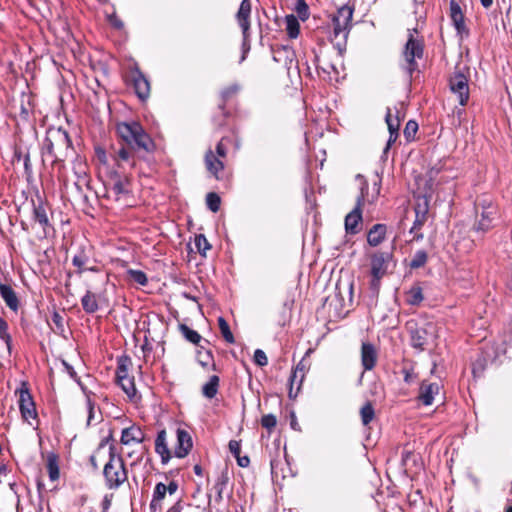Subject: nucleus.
Here are the masks:
<instances>
[{
    "instance_id": "obj_7",
    "label": "nucleus",
    "mask_w": 512,
    "mask_h": 512,
    "mask_svg": "<svg viewBox=\"0 0 512 512\" xmlns=\"http://www.w3.org/2000/svg\"><path fill=\"white\" fill-rule=\"evenodd\" d=\"M368 190V183L363 180L360 188V195L357 198L355 208L345 217V230L349 234H357L360 231L362 222V206Z\"/></svg>"
},
{
    "instance_id": "obj_18",
    "label": "nucleus",
    "mask_w": 512,
    "mask_h": 512,
    "mask_svg": "<svg viewBox=\"0 0 512 512\" xmlns=\"http://www.w3.org/2000/svg\"><path fill=\"white\" fill-rule=\"evenodd\" d=\"M377 362V351L373 344L363 342L361 346V363L364 370H372Z\"/></svg>"
},
{
    "instance_id": "obj_28",
    "label": "nucleus",
    "mask_w": 512,
    "mask_h": 512,
    "mask_svg": "<svg viewBox=\"0 0 512 512\" xmlns=\"http://www.w3.org/2000/svg\"><path fill=\"white\" fill-rule=\"evenodd\" d=\"M218 387L219 377L213 375L210 377L209 381L202 387V393L206 398L212 399L216 396L218 392Z\"/></svg>"
},
{
    "instance_id": "obj_45",
    "label": "nucleus",
    "mask_w": 512,
    "mask_h": 512,
    "mask_svg": "<svg viewBox=\"0 0 512 512\" xmlns=\"http://www.w3.org/2000/svg\"><path fill=\"white\" fill-rule=\"evenodd\" d=\"M111 190L116 196L127 193V189L125 187V181L123 179H121L119 176H117V178L115 179V181L112 185Z\"/></svg>"
},
{
    "instance_id": "obj_2",
    "label": "nucleus",
    "mask_w": 512,
    "mask_h": 512,
    "mask_svg": "<svg viewBox=\"0 0 512 512\" xmlns=\"http://www.w3.org/2000/svg\"><path fill=\"white\" fill-rule=\"evenodd\" d=\"M104 483L107 489L117 490L128 480V470L121 455L114 446L109 448V459L103 467Z\"/></svg>"
},
{
    "instance_id": "obj_46",
    "label": "nucleus",
    "mask_w": 512,
    "mask_h": 512,
    "mask_svg": "<svg viewBox=\"0 0 512 512\" xmlns=\"http://www.w3.org/2000/svg\"><path fill=\"white\" fill-rule=\"evenodd\" d=\"M417 130H418V124L413 120L408 121L406 123L405 129H404V135H405L406 139L407 140L412 139L414 137V135L416 134Z\"/></svg>"
},
{
    "instance_id": "obj_6",
    "label": "nucleus",
    "mask_w": 512,
    "mask_h": 512,
    "mask_svg": "<svg viewBox=\"0 0 512 512\" xmlns=\"http://www.w3.org/2000/svg\"><path fill=\"white\" fill-rule=\"evenodd\" d=\"M15 393L19 396L18 404L22 419L32 425V420H37L38 414L28 383L21 382Z\"/></svg>"
},
{
    "instance_id": "obj_24",
    "label": "nucleus",
    "mask_w": 512,
    "mask_h": 512,
    "mask_svg": "<svg viewBox=\"0 0 512 512\" xmlns=\"http://www.w3.org/2000/svg\"><path fill=\"white\" fill-rule=\"evenodd\" d=\"M155 451L161 456V461L163 464H166L170 458L171 454L168 449V445L166 442V431L161 430L158 432L156 440H155Z\"/></svg>"
},
{
    "instance_id": "obj_42",
    "label": "nucleus",
    "mask_w": 512,
    "mask_h": 512,
    "mask_svg": "<svg viewBox=\"0 0 512 512\" xmlns=\"http://www.w3.org/2000/svg\"><path fill=\"white\" fill-rule=\"evenodd\" d=\"M195 246L198 252L203 256H205L206 252L211 248V245L203 234H199L195 237Z\"/></svg>"
},
{
    "instance_id": "obj_47",
    "label": "nucleus",
    "mask_w": 512,
    "mask_h": 512,
    "mask_svg": "<svg viewBox=\"0 0 512 512\" xmlns=\"http://www.w3.org/2000/svg\"><path fill=\"white\" fill-rule=\"evenodd\" d=\"M254 361L257 365L263 367L268 364V358L265 352L261 349H257L254 352Z\"/></svg>"
},
{
    "instance_id": "obj_9",
    "label": "nucleus",
    "mask_w": 512,
    "mask_h": 512,
    "mask_svg": "<svg viewBox=\"0 0 512 512\" xmlns=\"http://www.w3.org/2000/svg\"><path fill=\"white\" fill-rule=\"evenodd\" d=\"M250 14H251V4L249 0H242L239 10L236 14L237 22L242 30L243 34V43H242V57L240 61H244L246 59V55L250 50L249 44V30H250Z\"/></svg>"
},
{
    "instance_id": "obj_30",
    "label": "nucleus",
    "mask_w": 512,
    "mask_h": 512,
    "mask_svg": "<svg viewBox=\"0 0 512 512\" xmlns=\"http://www.w3.org/2000/svg\"><path fill=\"white\" fill-rule=\"evenodd\" d=\"M286 31L290 38L295 39L298 37L300 32V24L296 16L293 14L285 17Z\"/></svg>"
},
{
    "instance_id": "obj_62",
    "label": "nucleus",
    "mask_w": 512,
    "mask_h": 512,
    "mask_svg": "<svg viewBox=\"0 0 512 512\" xmlns=\"http://www.w3.org/2000/svg\"><path fill=\"white\" fill-rule=\"evenodd\" d=\"M90 463H91V466L93 467V469H98V464H97V461H96V457L94 455H92L90 457Z\"/></svg>"
},
{
    "instance_id": "obj_63",
    "label": "nucleus",
    "mask_w": 512,
    "mask_h": 512,
    "mask_svg": "<svg viewBox=\"0 0 512 512\" xmlns=\"http://www.w3.org/2000/svg\"><path fill=\"white\" fill-rule=\"evenodd\" d=\"M14 156L17 160H20L23 157L20 150H16Z\"/></svg>"
},
{
    "instance_id": "obj_29",
    "label": "nucleus",
    "mask_w": 512,
    "mask_h": 512,
    "mask_svg": "<svg viewBox=\"0 0 512 512\" xmlns=\"http://www.w3.org/2000/svg\"><path fill=\"white\" fill-rule=\"evenodd\" d=\"M166 493V485L161 482L157 483L154 488L152 501L150 503V508L152 510H156L160 506V503L165 498Z\"/></svg>"
},
{
    "instance_id": "obj_44",
    "label": "nucleus",
    "mask_w": 512,
    "mask_h": 512,
    "mask_svg": "<svg viewBox=\"0 0 512 512\" xmlns=\"http://www.w3.org/2000/svg\"><path fill=\"white\" fill-rule=\"evenodd\" d=\"M277 424L276 416L273 414H266L261 418V425L263 428L271 431Z\"/></svg>"
},
{
    "instance_id": "obj_16",
    "label": "nucleus",
    "mask_w": 512,
    "mask_h": 512,
    "mask_svg": "<svg viewBox=\"0 0 512 512\" xmlns=\"http://www.w3.org/2000/svg\"><path fill=\"white\" fill-rule=\"evenodd\" d=\"M33 220L42 228V234L39 238L47 237L49 230L52 229V225L48 217L47 208L43 203L40 202L38 205H34Z\"/></svg>"
},
{
    "instance_id": "obj_14",
    "label": "nucleus",
    "mask_w": 512,
    "mask_h": 512,
    "mask_svg": "<svg viewBox=\"0 0 512 512\" xmlns=\"http://www.w3.org/2000/svg\"><path fill=\"white\" fill-rule=\"evenodd\" d=\"M136 150L129 148L125 145H121L114 151L113 158L119 169H132L135 166L134 152Z\"/></svg>"
},
{
    "instance_id": "obj_43",
    "label": "nucleus",
    "mask_w": 512,
    "mask_h": 512,
    "mask_svg": "<svg viewBox=\"0 0 512 512\" xmlns=\"http://www.w3.org/2000/svg\"><path fill=\"white\" fill-rule=\"evenodd\" d=\"M128 275L132 281L139 285L145 286L148 282L146 274L141 270L130 269Z\"/></svg>"
},
{
    "instance_id": "obj_12",
    "label": "nucleus",
    "mask_w": 512,
    "mask_h": 512,
    "mask_svg": "<svg viewBox=\"0 0 512 512\" xmlns=\"http://www.w3.org/2000/svg\"><path fill=\"white\" fill-rule=\"evenodd\" d=\"M450 90L458 96L460 105L467 104L469 99L468 79L462 73H455L449 81Z\"/></svg>"
},
{
    "instance_id": "obj_22",
    "label": "nucleus",
    "mask_w": 512,
    "mask_h": 512,
    "mask_svg": "<svg viewBox=\"0 0 512 512\" xmlns=\"http://www.w3.org/2000/svg\"><path fill=\"white\" fill-rule=\"evenodd\" d=\"M205 166L206 169L216 178L220 179V172L224 169L223 159L217 157L214 152L209 149L205 153Z\"/></svg>"
},
{
    "instance_id": "obj_64",
    "label": "nucleus",
    "mask_w": 512,
    "mask_h": 512,
    "mask_svg": "<svg viewBox=\"0 0 512 512\" xmlns=\"http://www.w3.org/2000/svg\"><path fill=\"white\" fill-rule=\"evenodd\" d=\"M21 227L24 231H28V226L25 222H23V221L21 222Z\"/></svg>"
},
{
    "instance_id": "obj_23",
    "label": "nucleus",
    "mask_w": 512,
    "mask_h": 512,
    "mask_svg": "<svg viewBox=\"0 0 512 512\" xmlns=\"http://www.w3.org/2000/svg\"><path fill=\"white\" fill-rule=\"evenodd\" d=\"M0 296L12 311L18 310L19 300L11 286L0 282Z\"/></svg>"
},
{
    "instance_id": "obj_19",
    "label": "nucleus",
    "mask_w": 512,
    "mask_h": 512,
    "mask_svg": "<svg viewBox=\"0 0 512 512\" xmlns=\"http://www.w3.org/2000/svg\"><path fill=\"white\" fill-rule=\"evenodd\" d=\"M192 448V438L190 434L184 429L177 430V446L175 447V455L178 458H183L188 455Z\"/></svg>"
},
{
    "instance_id": "obj_25",
    "label": "nucleus",
    "mask_w": 512,
    "mask_h": 512,
    "mask_svg": "<svg viewBox=\"0 0 512 512\" xmlns=\"http://www.w3.org/2000/svg\"><path fill=\"white\" fill-rule=\"evenodd\" d=\"M427 213H428V205L427 202H424V204H417L415 207V220L413 223V226L411 227L410 232L416 233V231L420 230L422 226L425 224L427 220Z\"/></svg>"
},
{
    "instance_id": "obj_37",
    "label": "nucleus",
    "mask_w": 512,
    "mask_h": 512,
    "mask_svg": "<svg viewBox=\"0 0 512 512\" xmlns=\"http://www.w3.org/2000/svg\"><path fill=\"white\" fill-rule=\"evenodd\" d=\"M406 301L410 305H419L423 301L422 289L420 287H412L406 294Z\"/></svg>"
},
{
    "instance_id": "obj_57",
    "label": "nucleus",
    "mask_w": 512,
    "mask_h": 512,
    "mask_svg": "<svg viewBox=\"0 0 512 512\" xmlns=\"http://www.w3.org/2000/svg\"><path fill=\"white\" fill-rule=\"evenodd\" d=\"M52 320L57 327H62L63 318L59 313L55 312L53 314Z\"/></svg>"
},
{
    "instance_id": "obj_11",
    "label": "nucleus",
    "mask_w": 512,
    "mask_h": 512,
    "mask_svg": "<svg viewBox=\"0 0 512 512\" xmlns=\"http://www.w3.org/2000/svg\"><path fill=\"white\" fill-rule=\"evenodd\" d=\"M480 212V218L474 225V229L478 232H486L492 227L493 220L497 214L496 207L491 203H486V201L479 202L476 204V211Z\"/></svg>"
},
{
    "instance_id": "obj_26",
    "label": "nucleus",
    "mask_w": 512,
    "mask_h": 512,
    "mask_svg": "<svg viewBox=\"0 0 512 512\" xmlns=\"http://www.w3.org/2000/svg\"><path fill=\"white\" fill-rule=\"evenodd\" d=\"M386 226L383 224L374 225L368 232L367 241L371 246H378L385 238Z\"/></svg>"
},
{
    "instance_id": "obj_33",
    "label": "nucleus",
    "mask_w": 512,
    "mask_h": 512,
    "mask_svg": "<svg viewBox=\"0 0 512 512\" xmlns=\"http://www.w3.org/2000/svg\"><path fill=\"white\" fill-rule=\"evenodd\" d=\"M396 113H399L398 110L396 111ZM385 121H386L387 126H388L389 134H392V136L394 134H398L399 127H400L399 115L396 114V116L393 117L391 109L388 108L387 109V113H386V117H385Z\"/></svg>"
},
{
    "instance_id": "obj_61",
    "label": "nucleus",
    "mask_w": 512,
    "mask_h": 512,
    "mask_svg": "<svg viewBox=\"0 0 512 512\" xmlns=\"http://www.w3.org/2000/svg\"><path fill=\"white\" fill-rule=\"evenodd\" d=\"M480 2L484 8H489L493 4V0H480Z\"/></svg>"
},
{
    "instance_id": "obj_55",
    "label": "nucleus",
    "mask_w": 512,
    "mask_h": 512,
    "mask_svg": "<svg viewBox=\"0 0 512 512\" xmlns=\"http://www.w3.org/2000/svg\"><path fill=\"white\" fill-rule=\"evenodd\" d=\"M237 458L238 465L241 467H247L250 463V459L247 456L240 457V455Z\"/></svg>"
},
{
    "instance_id": "obj_32",
    "label": "nucleus",
    "mask_w": 512,
    "mask_h": 512,
    "mask_svg": "<svg viewBox=\"0 0 512 512\" xmlns=\"http://www.w3.org/2000/svg\"><path fill=\"white\" fill-rule=\"evenodd\" d=\"M228 480H229V478H228L227 473L226 472H222L218 476V478H217V480H216V482L214 484L213 488H214V490L216 491V494H217L215 500L218 503H220L222 501V499H223V491H224V489H225V487H226V485L228 483Z\"/></svg>"
},
{
    "instance_id": "obj_38",
    "label": "nucleus",
    "mask_w": 512,
    "mask_h": 512,
    "mask_svg": "<svg viewBox=\"0 0 512 512\" xmlns=\"http://www.w3.org/2000/svg\"><path fill=\"white\" fill-rule=\"evenodd\" d=\"M218 325L219 329L221 331V334L226 342L232 344L235 342L234 336L230 330V327L227 323V321L223 317L218 318Z\"/></svg>"
},
{
    "instance_id": "obj_21",
    "label": "nucleus",
    "mask_w": 512,
    "mask_h": 512,
    "mask_svg": "<svg viewBox=\"0 0 512 512\" xmlns=\"http://www.w3.org/2000/svg\"><path fill=\"white\" fill-rule=\"evenodd\" d=\"M132 80L137 96L142 100L146 99L150 93V84L148 80L139 70H135L132 73Z\"/></svg>"
},
{
    "instance_id": "obj_3",
    "label": "nucleus",
    "mask_w": 512,
    "mask_h": 512,
    "mask_svg": "<svg viewBox=\"0 0 512 512\" xmlns=\"http://www.w3.org/2000/svg\"><path fill=\"white\" fill-rule=\"evenodd\" d=\"M72 147L69 134L62 128H50L46 132V137L42 145L43 161L51 160L56 162L60 160L59 153Z\"/></svg>"
},
{
    "instance_id": "obj_54",
    "label": "nucleus",
    "mask_w": 512,
    "mask_h": 512,
    "mask_svg": "<svg viewBox=\"0 0 512 512\" xmlns=\"http://www.w3.org/2000/svg\"><path fill=\"white\" fill-rule=\"evenodd\" d=\"M112 499H113V494H107L104 496L103 498V501H102V512H107L111 506V503H112Z\"/></svg>"
},
{
    "instance_id": "obj_31",
    "label": "nucleus",
    "mask_w": 512,
    "mask_h": 512,
    "mask_svg": "<svg viewBox=\"0 0 512 512\" xmlns=\"http://www.w3.org/2000/svg\"><path fill=\"white\" fill-rule=\"evenodd\" d=\"M89 261L90 257L83 249H80L72 258V264L78 268V273L85 271Z\"/></svg>"
},
{
    "instance_id": "obj_13",
    "label": "nucleus",
    "mask_w": 512,
    "mask_h": 512,
    "mask_svg": "<svg viewBox=\"0 0 512 512\" xmlns=\"http://www.w3.org/2000/svg\"><path fill=\"white\" fill-rule=\"evenodd\" d=\"M116 379L119 386L130 400H136L137 390L135 387L134 378L128 375L125 364L119 363L116 371Z\"/></svg>"
},
{
    "instance_id": "obj_52",
    "label": "nucleus",
    "mask_w": 512,
    "mask_h": 512,
    "mask_svg": "<svg viewBox=\"0 0 512 512\" xmlns=\"http://www.w3.org/2000/svg\"><path fill=\"white\" fill-rule=\"evenodd\" d=\"M62 363H63V366H64L65 371L69 374V376H70L73 380H75L77 383H79V384H80V380H79V378H78V376H77V373H76V371L74 370V368H73L69 363H67L66 361H63Z\"/></svg>"
},
{
    "instance_id": "obj_49",
    "label": "nucleus",
    "mask_w": 512,
    "mask_h": 512,
    "mask_svg": "<svg viewBox=\"0 0 512 512\" xmlns=\"http://www.w3.org/2000/svg\"><path fill=\"white\" fill-rule=\"evenodd\" d=\"M24 170L27 179H30L33 175L32 164L30 160V154L27 152L23 155Z\"/></svg>"
},
{
    "instance_id": "obj_60",
    "label": "nucleus",
    "mask_w": 512,
    "mask_h": 512,
    "mask_svg": "<svg viewBox=\"0 0 512 512\" xmlns=\"http://www.w3.org/2000/svg\"><path fill=\"white\" fill-rule=\"evenodd\" d=\"M193 470H194V472H195V474H196V475H198V476H202V474H203V470H202V467H201L200 465L196 464V465L194 466Z\"/></svg>"
},
{
    "instance_id": "obj_35",
    "label": "nucleus",
    "mask_w": 512,
    "mask_h": 512,
    "mask_svg": "<svg viewBox=\"0 0 512 512\" xmlns=\"http://www.w3.org/2000/svg\"><path fill=\"white\" fill-rule=\"evenodd\" d=\"M47 470L51 481L59 479V466L57 457L55 455H49L47 458Z\"/></svg>"
},
{
    "instance_id": "obj_41",
    "label": "nucleus",
    "mask_w": 512,
    "mask_h": 512,
    "mask_svg": "<svg viewBox=\"0 0 512 512\" xmlns=\"http://www.w3.org/2000/svg\"><path fill=\"white\" fill-rule=\"evenodd\" d=\"M206 204L212 212H217L220 209L221 199L218 194L210 192L206 196Z\"/></svg>"
},
{
    "instance_id": "obj_56",
    "label": "nucleus",
    "mask_w": 512,
    "mask_h": 512,
    "mask_svg": "<svg viewBox=\"0 0 512 512\" xmlns=\"http://www.w3.org/2000/svg\"><path fill=\"white\" fill-rule=\"evenodd\" d=\"M178 489V484L175 482V481H171L167 486H166V491L169 492V494H174Z\"/></svg>"
},
{
    "instance_id": "obj_1",
    "label": "nucleus",
    "mask_w": 512,
    "mask_h": 512,
    "mask_svg": "<svg viewBox=\"0 0 512 512\" xmlns=\"http://www.w3.org/2000/svg\"><path fill=\"white\" fill-rule=\"evenodd\" d=\"M116 130L124 142L123 145L136 151L153 152L154 142L140 123L135 121L121 122L117 124Z\"/></svg>"
},
{
    "instance_id": "obj_17",
    "label": "nucleus",
    "mask_w": 512,
    "mask_h": 512,
    "mask_svg": "<svg viewBox=\"0 0 512 512\" xmlns=\"http://www.w3.org/2000/svg\"><path fill=\"white\" fill-rule=\"evenodd\" d=\"M439 391H440L439 384L423 381L421 383V386L419 389L418 399L425 406L432 405V403L434 401V396L438 395Z\"/></svg>"
},
{
    "instance_id": "obj_10",
    "label": "nucleus",
    "mask_w": 512,
    "mask_h": 512,
    "mask_svg": "<svg viewBox=\"0 0 512 512\" xmlns=\"http://www.w3.org/2000/svg\"><path fill=\"white\" fill-rule=\"evenodd\" d=\"M434 336V324L426 323L423 326H416L413 329L411 328V345L413 348L423 351Z\"/></svg>"
},
{
    "instance_id": "obj_34",
    "label": "nucleus",
    "mask_w": 512,
    "mask_h": 512,
    "mask_svg": "<svg viewBox=\"0 0 512 512\" xmlns=\"http://www.w3.org/2000/svg\"><path fill=\"white\" fill-rule=\"evenodd\" d=\"M0 339L6 344L9 354L12 352V337L8 332V323L0 317Z\"/></svg>"
},
{
    "instance_id": "obj_36",
    "label": "nucleus",
    "mask_w": 512,
    "mask_h": 512,
    "mask_svg": "<svg viewBox=\"0 0 512 512\" xmlns=\"http://www.w3.org/2000/svg\"><path fill=\"white\" fill-rule=\"evenodd\" d=\"M361 421L364 426H367L375 417L373 405L366 402L360 410Z\"/></svg>"
},
{
    "instance_id": "obj_5",
    "label": "nucleus",
    "mask_w": 512,
    "mask_h": 512,
    "mask_svg": "<svg viewBox=\"0 0 512 512\" xmlns=\"http://www.w3.org/2000/svg\"><path fill=\"white\" fill-rule=\"evenodd\" d=\"M392 261V254L387 251H377L371 255V288L375 291L380 286V280L387 274Z\"/></svg>"
},
{
    "instance_id": "obj_51",
    "label": "nucleus",
    "mask_w": 512,
    "mask_h": 512,
    "mask_svg": "<svg viewBox=\"0 0 512 512\" xmlns=\"http://www.w3.org/2000/svg\"><path fill=\"white\" fill-rule=\"evenodd\" d=\"M229 450L230 452L235 456V457H238L240 455V452H241V445H240V442L236 441V440H231L229 442Z\"/></svg>"
},
{
    "instance_id": "obj_48",
    "label": "nucleus",
    "mask_w": 512,
    "mask_h": 512,
    "mask_svg": "<svg viewBox=\"0 0 512 512\" xmlns=\"http://www.w3.org/2000/svg\"><path fill=\"white\" fill-rule=\"evenodd\" d=\"M299 378V383L302 382L304 378V372L302 368H299V366L296 367V369L292 372L290 376V394L292 393V386L294 385L295 381Z\"/></svg>"
},
{
    "instance_id": "obj_8",
    "label": "nucleus",
    "mask_w": 512,
    "mask_h": 512,
    "mask_svg": "<svg viewBox=\"0 0 512 512\" xmlns=\"http://www.w3.org/2000/svg\"><path fill=\"white\" fill-rule=\"evenodd\" d=\"M353 12L354 9L348 5H343L337 10L332 18L335 38L341 36L344 41L346 40L352 27Z\"/></svg>"
},
{
    "instance_id": "obj_39",
    "label": "nucleus",
    "mask_w": 512,
    "mask_h": 512,
    "mask_svg": "<svg viewBox=\"0 0 512 512\" xmlns=\"http://www.w3.org/2000/svg\"><path fill=\"white\" fill-rule=\"evenodd\" d=\"M427 259V253L424 250H418L415 252L410 261V267L413 269L423 267L426 264Z\"/></svg>"
},
{
    "instance_id": "obj_50",
    "label": "nucleus",
    "mask_w": 512,
    "mask_h": 512,
    "mask_svg": "<svg viewBox=\"0 0 512 512\" xmlns=\"http://www.w3.org/2000/svg\"><path fill=\"white\" fill-rule=\"evenodd\" d=\"M87 410H88V418L87 425H90L92 421L95 419V404L91 401L89 397H87Z\"/></svg>"
},
{
    "instance_id": "obj_59",
    "label": "nucleus",
    "mask_w": 512,
    "mask_h": 512,
    "mask_svg": "<svg viewBox=\"0 0 512 512\" xmlns=\"http://www.w3.org/2000/svg\"><path fill=\"white\" fill-rule=\"evenodd\" d=\"M397 137H398V134H394L393 136H392V134H390L387 145H386V150L389 149L391 144L396 141Z\"/></svg>"
},
{
    "instance_id": "obj_40",
    "label": "nucleus",
    "mask_w": 512,
    "mask_h": 512,
    "mask_svg": "<svg viewBox=\"0 0 512 512\" xmlns=\"http://www.w3.org/2000/svg\"><path fill=\"white\" fill-rule=\"evenodd\" d=\"M180 331L182 332V334L186 338V340H188L189 342H191L193 344H198L201 340L200 334L197 331L189 328L185 324L180 325Z\"/></svg>"
},
{
    "instance_id": "obj_53",
    "label": "nucleus",
    "mask_w": 512,
    "mask_h": 512,
    "mask_svg": "<svg viewBox=\"0 0 512 512\" xmlns=\"http://www.w3.org/2000/svg\"><path fill=\"white\" fill-rule=\"evenodd\" d=\"M216 154H217L216 155L217 157H220L222 159L226 158V156H227V149H226V147L223 144V140L218 142V144L216 145Z\"/></svg>"
},
{
    "instance_id": "obj_15",
    "label": "nucleus",
    "mask_w": 512,
    "mask_h": 512,
    "mask_svg": "<svg viewBox=\"0 0 512 512\" xmlns=\"http://www.w3.org/2000/svg\"><path fill=\"white\" fill-rule=\"evenodd\" d=\"M450 18L452 23L457 31V33L461 36L468 35L469 31L465 24V17L462 12V9L459 3L456 0H450Z\"/></svg>"
},
{
    "instance_id": "obj_4",
    "label": "nucleus",
    "mask_w": 512,
    "mask_h": 512,
    "mask_svg": "<svg viewBox=\"0 0 512 512\" xmlns=\"http://www.w3.org/2000/svg\"><path fill=\"white\" fill-rule=\"evenodd\" d=\"M423 54V42L415 38L413 33L409 32V37L402 53L404 59L402 68L410 77L412 76L413 72L418 70L417 59H422Z\"/></svg>"
},
{
    "instance_id": "obj_27",
    "label": "nucleus",
    "mask_w": 512,
    "mask_h": 512,
    "mask_svg": "<svg viewBox=\"0 0 512 512\" xmlns=\"http://www.w3.org/2000/svg\"><path fill=\"white\" fill-rule=\"evenodd\" d=\"M83 310L88 314H93L98 310V302L96 293L91 290H87L85 295L81 299Z\"/></svg>"
},
{
    "instance_id": "obj_58",
    "label": "nucleus",
    "mask_w": 512,
    "mask_h": 512,
    "mask_svg": "<svg viewBox=\"0 0 512 512\" xmlns=\"http://www.w3.org/2000/svg\"><path fill=\"white\" fill-rule=\"evenodd\" d=\"M237 90H238V87H237V86H232V87H230V88L226 89V90L223 92V94H224V96H225V97H228L229 95L236 93V92H237Z\"/></svg>"
},
{
    "instance_id": "obj_20",
    "label": "nucleus",
    "mask_w": 512,
    "mask_h": 512,
    "mask_svg": "<svg viewBox=\"0 0 512 512\" xmlns=\"http://www.w3.org/2000/svg\"><path fill=\"white\" fill-rule=\"evenodd\" d=\"M144 439L145 436L141 428L137 425H131L122 430L120 442L123 445H129L132 442L142 443Z\"/></svg>"
}]
</instances>
